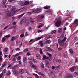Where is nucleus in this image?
I'll use <instances>...</instances> for the list:
<instances>
[{
	"label": "nucleus",
	"instance_id": "obj_60",
	"mask_svg": "<svg viewBox=\"0 0 78 78\" xmlns=\"http://www.w3.org/2000/svg\"><path fill=\"white\" fill-rule=\"evenodd\" d=\"M27 56H30V55H31V54H30V53L29 52H27Z\"/></svg>",
	"mask_w": 78,
	"mask_h": 78
},
{
	"label": "nucleus",
	"instance_id": "obj_33",
	"mask_svg": "<svg viewBox=\"0 0 78 78\" xmlns=\"http://www.w3.org/2000/svg\"><path fill=\"white\" fill-rule=\"evenodd\" d=\"M8 48H5L4 49V52L5 53H6L8 52Z\"/></svg>",
	"mask_w": 78,
	"mask_h": 78
},
{
	"label": "nucleus",
	"instance_id": "obj_51",
	"mask_svg": "<svg viewBox=\"0 0 78 78\" xmlns=\"http://www.w3.org/2000/svg\"><path fill=\"white\" fill-rule=\"evenodd\" d=\"M24 22H25V21H23V20H22L21 19V21H20V23L22 24V23H24Z\"/></svg>",
	"mask_w": 78,
	"mask_h": 78
},
{
	"label": "nucleus",
	"instance_id": "obj_27",
	"mask_svg": "<svg viewBox=\"0 0 78 78\" xmlns=\"http://www.w3.org/2000/svg\"><path fill=\"white\" fill-rule=\"evenodd\" d=\"M19 72L20 73H21V74L23 73V69H21L19 71Z\"/></svg>",
	"mask_w": 78,
	"mask_h": 78
},
{
	"label": "nucleus",
	"instance_id": "obj_3",
	"mask_svg": "<svg viewBox=\"0 0 78 78\" xmlns=\"http://www.w3.org/2000/svg\"><path fill=\"white\" fill-rule=\"evenodd\" d=\"M5 15L8 17H11L14 15V13L11 11H6L5 12Z\"/></svg>",
	"mask_w": 78,
	"mask_h": 78
},
{
	"label": "nucleus",
	"instance_id": "obj_15",
	"mask_svg": "<svg viewBox=\"0 0 78 78\" xmlns=\"http://www.w3.org/2000/svg\"><path fill=\"white\" fill-rule=\"evenodd\" d=\"M49 14H51V15H53V10L51 9H49Z\"/></svg>",
	"mask_w": 78,
	"mask_h": 78
},
{
	"label": "nucleus",
	"instance_id": "obj_12",
	"mask_svg": "<svg viewBox=\"0 0 78 78\" xmlns=\"http://www.w3.org/2000/svg\"><path fill=\"white\" fill-rule=\"evenodd\" d=\"M53 55L51 54H49V60L51 61L52 60V56Z\"/></svg>",
	"mask_w": 78,
	"mask_h": 78
},
{
	"label": "nucleus",
	"instance_id": "obj_9",
	"mask_svg": "<svg viewBox=\"0 0 78 78\" xmlns=\"http://www.w3.org/2000/svg\"><path fill=\"white\" fill-rule=\"evenodd\" d=\"M43 41L41 40L39 41V44H40V46L41 47H43L44 46V43H42Z\"/></svg>",
	"mask_w": 78,
	"mask_h": 78
},
{
	"label": "nucleus",
	"instance_id": "obj_29",
	"mask_svg": "<svg viewBox=\"0 0 78 78\" xmlns=\"http://www.w3.org/2000/svg\"><path fill=\"white\" fill-rule=\"evenodd\" d=\"M6 38L4 37L2 38V42H5V41H6Z\"/></svg>",
	"mask_w": 78,
	"mask_h": 78
},
{
	"label": "nucleus",
	"instance_id": "obj_64",
	"mask_svg": "<svg viewBox=\"0 0 78 78\" xmlns=\"http://www.w3.org/2000/svg\"><path fill=\"white\" fill-rule=\"evenodd\" d=\"M8 26H6L4 28V29L5 30H6V28H8Z\"/></svg>",
	"mask_w": 78,
	"mask_h": 78
},
{
	"label": "nucleus",
	"instance_id": "obj_25",
	"mask_svg": "<svg viewBox=\"0 0 78 78\" xmlns=\"http://www.w3.org/2000/svg\"><path fill=\"white\" fill-rule=\"evenodd\" d=\"M45 44H49V40H47L44 42Z\"/></svg>",
	"mask_w": 78,
	"mask_h": 78
},
{
	"label": "nucleus",
	"instance_id": "obj_59",
	"mask_svg": "<svg viewBox=\"0 0 78 78\" xmlns=\"http://www.w3.org/2000/svg\"><path fill=\"white\" fill-rule=\"evenodd\" d=\"M67 54H65L64 55V58H67Z\"/></svg>",
	"mask_w": 78,
	"mask_h": 78
},
{
	"label": "nucleus",
	"instance_id": "obj_10",
	"mask_svg": "<svg viewBox=\"0 0 78 78\" xmlns=\"http://www.w3.org/2000/svg\"><path fill=\"white\" fill-rule=\"evenodd\" d=\"M44 37V36H42L41 37H39L37 38L36 40V41H39V40H40V39H42Z\"/></svg>",
	"mask_w": 78,
	"mask_h": 78
},
{
	"label": "nucleus",
	"instance_id": "obj_54",
	"mask_svg": "<svg viewBox=\"0 0 78 78\" xmlns=\"http://www.w3.org/2000/svg\"><path fill=\"white\" fill-rule=\"evenodd\" d=\"M2 59H3L2 56H0V61H2Z\"/></svg>",
	"mask_w": 78,
	"mask_h": 78
},
{
	"label": "nucleus",
	"instance_id": "obj_63",
	"mask_svg": "<svg viewBox=\"0 0 78 78\" xmlns=\"http://www.w3.org/2000/svg\"><path fill=\"white\" fill-rule=\"evenodd\" d=\"M78 58H76V59H75V62H78Z\"/></svg>",
	"mask_w": 78,
	"mask_h": 78
},
{
	"label": "nucleus",
	"instance_id": "obj_8",
	"mask_svg": "<svg viewBox=\"0 0 78 78\" xmlns=\"http://www.w3.org/2000/svg\"><path fill=\"white\" fill-rule=\"evenodd\" d=\"M60 69H61V65L57 66H55V70H58Z\"/></svg>",
	"mask_w": 78,
	"mask_h": 78
},
{
	"label": "nucleus",
	"instance_id": "obj_38",
	"mask_svg": "<svg viewBox=\"0 0 78 78\" xmlns=\"http://www.w3.org/2000/svg\"><path fill=\"white\" fill-rule=\"evenodd\" d=\"M43 8H44V9H48V8H49V6L44 7Z\"/></svg>",
	"mask_w": 78,
	"mask_h": 78
},
{
	"label": "nucleus",
	"instance_id": "obj_43",
	"mask_svg": "<svg viewBox=\"0 0 78 78\" xmlns=\"http://www.w3.org/2000/svg\"><path fill=\"white\" fill-rule=\"evenodd\" d=\"M70 53H73V51L72 50V49H69V50Z\"/></svg>",
	"mask_w": 78,
	"mask_h": 78
},
{
	"label": "nucleus",
	"instance_id": "obj_52",
	"mask_svg": "<svg viewBox=\"0 0 78 78\" xmlns=\"http://www.w3.org/2000/svg\"><path fill=\"white\" fill-rule=\"evenodd\" d=\"M5 25V24H4V23H2L1 25V27H4Z\"/></svg>",
	"mask_w": 78,
	"mask_h": 78
},
{
	"label": "nucleus",
	"instance_id": "obj_41",
	"mask_svg": "<svg viewBox=\"0 0 78 78\" xmlns=\"http://www.w3.org/2000/svg\"><path fill=\"white\" fill-rule=\"evenodd\" d=\"M7 7H8V5H4L3 6V8H6Z\"/></svg>",
	"mask_w": 78,
	"mask_h": 78
},
{
	"label": "nucleus",
	"instance_id": "obj_58",
	"mask_svg": "<svg viewBox=\"0 0 78 78\" xmlns=\"http://www.w3.org/2000/svg\"><path fill=\"white\" fill-rule=\"evenodd\" d=\"M18 55H19V54L17 53L14 56V58H16V57H17V56H18Z\"/></svg>",
	"mask_w": 78,
	"mask_h": 78
},
{
	"label": "nucleus",
	"instance_id": "obj_30",
	"mask_svg": "<svg viewBox=\"0 0 78 78\" xmlns=\"http://www.w3.org/2000/svg\"><path fill=\"white\" fill-rule=\"evenodd\" d=\"M40 53L41 55H42V54H43V52L42 51V48H40Z\"/></svg>",
	"mask_w": 78,
	"mask_h": 78
},
{
	"label": "nucleus",
	"instance_id": "obj_2",
	"mask_svg": "<svg viewBox=\"0 0 78 78\" xmlns=\"http://www.w3.org/2000/svg\"><path fill=\"white\" fill-rule=\"evenodd\" d=\"M67 39V38L66 37H65L63 40H62L61 41L60 44H58L60 45L61 46H62V47H64V48H66V46L67 45V44L66 43L64 44V42H65L66 41V40Z\"/></svg>",
	"mask_w": 78,
	"mask_h": 78
},
{
	"label": "nucleus",
	"instance_id": "obj_31",
	"mask_svg": "<svg viewBox=\"0 0 78 78\" xmlns=\"http://www.w3.org/2000/svg\"><path fill=\"white\" fill-rule=\"evenodd\" d=\"M40 66L41 67H42V68H44V64L43 63L41 62L40 64Z\"/></svg>",
	"mask_w": 78,
	"mask_h": 78
},
{
	"label": "nucleus",
	"instance_id": "obj_46",
	"mask_svg": "<svg viewBox=\"0 0 78 78\" xmlns=\"http://www.w3.org/2000/svg\"><path fill=\"white\" fill-rule=\"evenodd\" d=\"M49 51H51L52 52H53L54 51H53L52 49L49 48Z\"/></svg>",
	"mask_w": 78,
	"mask_h": 78
},
{
	"label": "nucleus",
	"instance_id": "obj_35",
	"mask_svg": "<svg viewBox=\"0 0 78 78\" xmlns=\"http://www.w3.org/2000/svg\"><path fill=\"white\" fill-rule=\"evenodd\" d=\"M18 65H15L14 66L12 67V69H16V68H17V67H18Z\"/></svg>",
	"mask_w": 78,
	"mask_h": 78
},
{
	"label": "nucleus",
	"instance_id": "obj_21",
	"mask_svg": "<svg viewBox=\"0 0 78 78\" xmlns=\"http://www.w3.org/2000/svg\"><path fill=\"white\" fill-rule=\"evenodd\" d=\"M46 66L48 68H49V62L48 61L46 62Z\"/></svg>",
	"mask_w": 78,
	"mask_h": 78
},
{
	"label": "nucleus",
	"instance_id": "obj_47",
	"mask_svg": "<svg viewBox=\"0 0 78 78\" xmlns=\"http://www.w3.org/2000/svg\"><path fill=\"white\" fill-rule=\"evenodd\" d=\"M61 42V39H58V44H60Z\"/></svg>",
	"mask_w": 78,
	"mask_h": 78
},
{
	"label": "nucleus",
	"instance_id": "obj_23",
	"mask_svg": "<svg viewBox=\"0 0 78 78\" xmlns=\"http://www.w3.org/2000/svg\"><path fill=\"white\" fill-rule=\"evenodd\" d=\"M6 62L5 61L3 63L2 66V67H5V66H6Z\"/></svg>",
	"mask_w": 78,
	"mask_h": 78
},
{
	"label": "nucleus",
	"instance_id": "obj_45",
	"mask_svg": "<svg viewBox=\"0 0 78 78\" xmlns=\"http://www.w3.org/2000/svg\"><path fill=\"white\" fill-rule=\"evenodd\" d=\"M2 2L3 4H5L6 3L7 1L6 0H3Z\"/></svg>",
	"mask_w": 78,
	"mask_h": 78
},
{
	"label": "nucleus",
	"instance_id": "obj_4",
	"mask_svg": "<svg viewBox=\"0 0 78 78\" xmlns=\"http://www.w3.org/2000/svg\"><path fill=\"white\" fill-rule=\"evenodd\" d=\"M61 20H58L55 23V26H56L57 27H59L61 25Z\"/></svg>",
	"mask_w": 78,
	"mask_h": 78
},
{
	"label": "nucleus",
	"instance_id": "obj_20",
	"mask_svg": "<svg viewBox=\"0 0 78 78\" xmlns=\"http://www.w3.org/2000/svg\"><path fill=\"white\" fill-rule=\"evenodd\" d=\"M49 57H47L46 56V55H43V60H45V59H48Z\"/></svg>",
	"mask_w": 78,
	"mask_h": 78
},
{
	"label": "nucleus",
	"instance_id": "obj_16",
	"mask_svg": "<svg viewBox=\"0 0 78 78\" xmlns=\"http://www.w3.org/2000/svg\"><path fill=\"white\" fill-rule=\"evenodd\" d=\"M32 60L33 62H34V63H37V60L35 59L34 58H32Z\"/></svg>",
	"mask_w": 78,
	"mask_h": 78
},
{
	"label": "nucleus",
	"instance_id": "obj_49",
	"mask_svg": "<svg viewBox=\"0 0 78 78\" xmlns=\"http://www.w3.org/2000/svg\"><path fill=\"white\" fill-rule=\"evenodd\" d=\"M21 37H24V34H22L20 35Z\"/></svg>",
	"mask_w": 78,
	"mask_h": 78
},
{
	"label": "nucleus",
	"instance_id": "obj_18",
	"mask_svg": "<svg viewBox=\"0 0 78 78\" xmlns=\"http://www.w3.org/2000/svg\"><path fill=\"white\" fill-rule=\"evenodd\" d=\"M25 14L24 13L20 15L17 16L18 17V19H21V18Z\"/></svg>",
	"mask_w": 78,
	"mask_h": 78
},
{
	"label": "nucleus",
	"instance_id": "obj_13",
	"mask_svg": "<svg viewBox=\"0 0 78 78\" xmlns=\"http://www.w3.org/2000/svg\"><path fill=\"white\" fill-rule=\"evenodd\" d=\"M38 74L40 75H41V76H42L43 77H44V76H45V75H44V74L41 72H38Z\"/></svg>",
	"mask_w": 78,
	"mask_h": 78
},
{
	"label": "nucleus",
	"instance_id": "obj_62",
	"mask_svg": "<svg viewBox=\"0 0 78 78\" xmlns=\"http://www.w3.org/2000/svg\"><path fill=\"white\" fill-rule=\"evenodd\" d=\"M46 13H49V10H47L46 11Z\"/></svg>",
	"mask_w": 78,
	"mask_h": 78
},
{
	"label": "nucleus",
	"instance_id": "obj_53",
	"mask_svg": "<svg viewBox=\"0 0 78 78\" xmlns=\"http://www.w3.org/2000/svg\"><path fill=\"white\" fill-rule=\"evenodd\" d=\"M74 73L75 74V75H78V72H74Z\"/></svg>",
	"mask_w": 78,
	"mask_h": 78
},
{
	"label": "nucleus",
	"instance_id": "obj_61",
	"mask_svg": "<svg viewBox=\"0 0 78 78\" xmlns=\"http://www.w3.org/2000/svg\"><path fill=\"white\" fill-rule=\"evenodd\" d=\"M13 25H16V22H14L13 23Z\"/></svg>",
	"mask_w": 78,
	"mask_h": 78
},
{
	"label": "nucleus",
	"instance_id": "obj_48",
	"mask_svg": "<svg viewBox=\"0 0 78 78\" xmlns=\"http://www.w3.org/2000/svg\"><path fill=\"white\" fill-rule=\"evenodd\" d=\"M26 25H28L29 24V21H26L25 22Z\"/></svg>",
	"mask_w": 78,
	"mask_h": 78
},
{
	"label": "nucleus",
	"instance_id": "obj_56",
	"mask_svg": "<svg viewBox=\"0 0 78 78\" xmlns=\"http://www.w3.org/2000/svg\"><path fill=\"white\" fill-rule=\"evenodd\" d=\"M17 60H20V56H18L17 58Z\"/></svg>",
	"mask_w": 78,
	"mask_h": 78
},
{
	"label": "nucleus",
	"instance_id": "obj_50",
	"mask_svg": "<svg viewBox=\"0 0 78 78\" xmlns=\"http://www.w3.org/2000/svg\"><path fill=\"white\" fill-rule=\"evenodd\" d=\"M62 39H63L64 37V34H62L61 36Z\"/></svg>",
	"mask_w": 78,
	"mask_h": 78
},
{
	"label": "nucleus",
	"instance_id": "obj_28",
	"mask_svg": "<svg viewBox=\"0 0 78 78\" xmlns=\"http://www.w3.org/2000/svg\"><path fill=\"white\" fill-rule=\"evenodd\" d=\"M15 39H16V37L13 36L12 37L11 40V41H12H12H14L15 40Z\"/></svg>",
	"mask_w": 78,
	"mask_h": 78
},
{
	"label": "nucleus",
	"instance_id": "obj_1",
	"mask_svg": "<svg viewBox=\"0 0 78 78\" xmlns=\"http://www.w3.org/2000/svg\"><path fill=\"white\" fill-rule=\"evenodd\" d=\"M42 10V8H38L36 9L35 10H34V9H32V12H28V13L30 14L31 15L32 14H33V13H39L41 12Z\"/></svg>",
	"mask_w": 78,
	"mask_h": 78
},
{
	"label": "nucleus",
	"instance_id": "obj_14",
	"mask_svg": "<svg viewBox=\"0 0 78 78\" xmlns=\"http://www.w3.org/2000/svg\"><path fill=\"white\" fill-rule=\"evenodd\" d=\"M36 57L38 59H41V56L39 54H36Z\"/></svg>",
	"mask_w": 78,
	"mask_h": 78
},
{
	"label": "nucleus",
	"instance_id": "obj_17",
	"mask_svg": "<svg viewBox=\"0 0 78 78\" xmlns=\"http://www.w3.org/2000/svg\"><path fill=\"white\" fill-rule=\"evenodd\" d=\"M73 78V76L72 75L70 74L66 76V78Z\"/></svg>",
	"mask_w": 78,
	"mask_h": 78
},
{
	"label": "nucleus",
	"instance_id": "obj_24",
	"mask_svg": "<svg viewBox=\"0 0 78 78\" xmlns=\"http://www.w3.org/2000/svg\"><path fill=\"white\" fill-rule=\"evenodd\" d=\"M32 67H33V68H34V69H35L36 70L37 69V68L36 66H35L34 65H32Z\"/></svg>",
	"mask_w": 78,
	"mask_h": 78
},
{
	"label": "nucleus",
	"instance_id": "obj_42",
	"mask_svg": "<svg viewBox=\"0 0 78 78\" xmlns=\"http://www.w3.org/2000/svg\"><path fill=\"white\" fill-rule=\"evenodd\" d=\"M25 9V7H23V8H21L20 9V10L21 11H23V10H24V9Z\"/></svg>",
	"mask_w": 78,
	"mask_h": 78
},
{
	"label": "nucleus",
	"instance_id": "obj_37",
	"mask_svg": "<svg viewBox=\"0 0 78 78\" xmlns=\"http://www.w3.org/2000/svg\"><path fill=\"white\" fill-rule=\"evenodd\" d=\"M28 51V49L26 48L23 50V51L24 52H26V51Z\"/></svg>",
	"mask_w": 78,
	"mask_h": 78
},
{
	"label": "nucleus",
	"instance_id": "obj_19",
	"mask_svg": "<svg viewBox=\"0 0 78 78\" xmlns=\"http://www.w3.org/2000/svg\"><path fill=\"white\" fill-rule=\"evenodd\" d=\"M73 23L75 24V25H78V20L77 19H76L74 21Z\"/></svg>",
	"mask_w": 78,
	"mask_h": 78
},
{
	"label": "nucleus",
	"instance_id": "obj_55",
	"mask_svg": "<svg viewBox=\"0 0 78 78\" xmlns=\"http://www.w3.org/2000/svg\"><path fill=\"white\" fill-rule=\"evenodd\" d=\"M51 69L52 70H55V67L54 66H52Z\"/></svg>",
	"mask_w": 78,
	"mask_h": 78
},
{
	"label": "nucleus",
	"instance_id": "obj_44",
	"mask_svg": "<svg viewBox=\"0 0 78 78\" xmlns=\"http://www.w3.org/2000/svg\"><path fill=\"white\" fill-rule=\"evenodd\" d=\"M2 72L4 73H6V69H4L3 70Z\"/></svg>",
	"mask_w": 78,
	"mask_h": 78
},
{
	"label": "nucleus",
	"instance_id": "obj_57",
	"mask_svg": "<svg viewBox=\"0 0 78 78\" xmlns=\"http://www.w3.org/2000/svg\"><path fill=\"white\" fill-rule=\"evenodd\" d=\"M3 56V53L2 51H0V56Z\"/></svg>",
	"mask_w": 78,
	"mask_h": 78
},
{
	"label": "nucleus",
	"instance_id": "obj_39",
	"mask_svg": "<svg viewBox=\"0 0 78 78\" xmlns=\"http://www.w3.org/2000/svg\"><path fill=\"white\" fill-rule=\"evenodd\" d=\"M58 32L59 33H61V32H62V28H59Z\"/></svg>",
	"mask_w": 78,
	"mask_h": 78
},
{
	"label": "nucleus",
	"instance_id": "obj_32",
	"mask_svg": "<svg viewBox=\"0 0 78 78\" xmlns=\"http://www.w3.org/2000/svg\"><path fill=\"white\" fill-rule=\"evenodd\" d=\"M56 32V30H54L51 33V34H55Z\"/></svg>",
	"mask_w": 78,
	"mask_h": 78
},
{
	"label": "nucleus",
	"instance_id": "obj_6",
	"mask_svg": "<svg viewBox=\"0 0 78 78\" xmlns=\"http://www.w3.org/2000/svg\"><path fill=\"white\" fill-rule=\"evenodd\" d=\"M13 72L15 74V75H17L19 73V71H18L15 69H13L12 70Z\"/></svg>",
	"mask_w": 78,
	"mask_h": 78
},
{
	"label": "nucleus",
	"instance_id": "obj_34",
	"mask_svg": "<svg viewBox=\"0 0 78 78\" xmlns=\"http://www.w3.org/2000/svg\"><path fill=\"white\" fill-rule=\"evenodd\" d=\"M56 61L58 62H59V63H60L61 62V60L59 59H57L56 60Z\"/></svg>",
	"mask_w": 78,
	"mask_h": 78
},
{
	"label": "nucleus",
	"instance_id": "obj_36",
	"mask_svg": "<svg viewBox=\"0 0 78 78\" xmlns=\"http://www.w3.org/2000/svg\"><path fill=\"white\" fill-rule=\"evenodd\" d=\"M21 20H22L24 22L27 19V18L26 17H24L22 18L21 19Z\"/></svg>",
	"mask_w": 78,
	"mask_h": 78
},
{
	"label": "nucleus",
	"instance_id": "obj_26",
	"mask_svg": "<svg viewBox=\"0 0 78 78\" xmlns=\"http://www.w3.org/2000/svg\"><path fill=\"white\" fill-rule=\"evenodd\" d=\"M44 17V16L42 15H40L38 16V18L40 19H42Z\"/></svg>",
	"mask_w": 78,
	"mask_h": 78
},
{
	"label": "nucleus",
	"instance_id": "obj_7",
	"mask_svg": "<svg viewBox=\"0 0 78 78\" xmlns=\"http://www.w3.org/2000/svg\"><path fill=\"white\" fill-rule=\"evenodd\" d=\"M76 69V67L74 66L70 68V70L72 72H73Z\"/></svg>",
	"mask_w": 78,
	"mask_h": 78
},
{
	"label": "nucleus",
	"instance_id": "obj_22",
	"mask_svg": "<svg viewBox=\"0 0 78 78\" xmlns=\"http://www.w3.org/2000/svg\"><path fill=\"white\" fill-rule=\"evenodd\" d=\"M10 74H11V71H10L9 70L8 71L7 73L6 74V76H9V75H10Z\"/></svg>",
	"mask_w": 78,
	"mask_h": 78
},
{
	"label": "nucleus",
	"instance_id": "obj_5",
	"mask_svg": "<svg viewBox=\"0 0 78 78\" xmlns=\"http://www.w3.org/2000/svg\"><path fill=\"white\" fill-rule=\"evenodd\" d=\"M30 3V2H29L28 1H26L24 3H21L20 4V5L21 6H27V5H28V4Z\"/></svg>",
	"mask_w": 78,
	"mask_h": 78
},
{
	"label": "nucleus",
	"instance_id": "obj_11",
	"mask_svg": "<svg viewBox=\"0 0 78 78\" xmlns=\"http://www.w3.org/2000/svg\"><path fill=\"white\" fill-rule=\"evenodd\" d=\"M23 63L25 64H27V57H25L23 59Z\"/></svg>",
	"mask_w": 78,
	"mask_h": 78
},
{
	"label": "nucleus",
	"instance_id": "obj_40",
	"mask_svg": "<svg viewBox=\"0 0 78 78\" xmlns=\"http://www.w3.org/2000/svg\"><path fill=\"white\" fill-rule=\"evenodd\" d=\"M10 36H11V35L9 34L8 35L5 36V37H6V38H9V37H10Z\"/></svg>",
	"mask_w": 78,
	"mask_h": 78
}]
</instances>
